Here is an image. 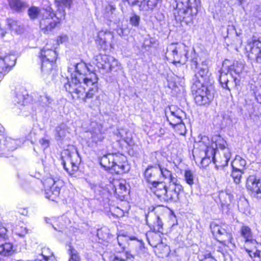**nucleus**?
<instances>
[{
  "label": "nucleus",
  "instance_id": "cd10ccee",
  "mask_svg": "<svg viewBox=\"0 0 261 261\" xmlns=\"http://www.w3.org/2000/svg\"><path fill=\"white\" fill-rule=\"evenodd\" d=\"M113 38V35L110 31H100L98 34V39L96 41L102 47Z\"/></svg>",
  "mask_w": 261,
  "mask_h": 261
},
{
  "label": "nucleus",
  "instance_id": "b1692460",
  "mask_svg": "<svg viewBox=\"0 0 261 261\" xmlns=\"http://www.w3.org/2000/svg\"><path fill=\"white\" fill-rule=\"evenodd\" d=\"M240 234L245 240V244L250 242L256 244V240L253 238L251 229L249 226H242L240 229Z\"/></svg>",
  "mask_w": 261,
  "mask_h": 261
},
{
  "label": "nucleus",
  "instance_id": "7ed1b4c3",
  "mask_svg": "<svg viewBox=\"0 0 261 261\" xmlns=\"http://www.w3.org/2000/svg\"><path fill=\"white\" fill-rule=\"evenodd\" d=\"M100 165L105 170L116 174H123L128 171L129 166L126 162V157L119 154H107L99 159Z\"/></svg>",
  "mask_w": 261,
  "mask_h": 261
},
{
  "label": "nucleus",
  "instance_id": "4d7b16f0",
  "mask_svg": "<svg viewBox=\"0 0 261 261\" xmlns=\"http://www.w3.org/2000/svg\"><path fill=\"white\" fill-rule=\"evenodd\" d=\"M211 162H213L212 160L208 159V158L206 157H204L201 162V164L202 166H207Z\"/></svg>",
  "mask_w": 261,
  "mask_h": 261
},
{
  "label": "nucleus",
  "instance_id": "39448f33",
  "mask_svg": "<svg viewBox=\"0 0 261 261\" xmlns=\"http://www.w3.org/2000/svg\"><path fill=\"white\" fill-rule=\"evenodd\" d=\"M210 228L213 236L221 243L225 246L229 244L235 246L234 240L228 225L225 223L217 224L215 222L211 223Z\"/></svg>",
  "mask_w": 261,
  "mask_h": 261
},
{
  "label": "nucleus",
  "instance_id": "0e129e2a",
  "mask_svg": "<svg viewBox=\"0 0 261 261\" xmlns=\"http://www.w3.org/2000/svg\"><path fill=\"white\" fill-rule=\"evenodd\" d=\"M115 9V7L112 5H109L106 8V11H111L112 13H113V11H114Z\"/></svg>",
  "mask_w": 261,
  "mask_h": 261
},
{
  "label": "nucleus",
  "instance_id": "393cba45",
  "mask_svg": "<svg viewBox=\"0 0 261 261\" xmlns=\"http://www.w3.org/2000/svg\"><path fill=\"white\" fill-rule=\"evenodd\" d=\"M34 261H57L53 256V253L48 248L44 247L42 252Z\"/></svg>",
  "mask_w": 261,
  "mask_h": 261
},
{
  "label": "nucleus",
  "instance_id": "5fc2aeb1",
  "mask_svg": "<svg viewBox=\"0 0 261 261\" xmlns=\"http://www.w3.org/2000/svg\"><path fill=\"white\" fill-rule=\"evenodd\" d=\"M146 0H134V1L132 3V5L135 6L137 5L141 7L143 6L144 7L145 5Z\"/></svg>",
  "mask_w": 261,
  "mask_h": 261
},
{
  "label": "nucleus",
  "instance_id": "603ef678",
  "mask_svg": "<svg viewBox=\"0 0 261 261\" xmlns=\"http://www.w3.org/2000/svg\"><path fill=\"white\" fill-rule=\"evenodd\" d=\"M158 2V0H146L145 5H147L148 9H152L156 6Z\"/></svg>",
  "mask_w": 261,
  "mask_h": 261
},
{
  "label": "nucleus",
  "instance_id": "f03ea898",
  "mask_svg": "<svg viewBox=\"0 0 261 261\" xmlns=\"http://www.w3.org/2000/svg\"><path fill=\"white\" fill-rule=\"evenodd\" d=\"M175 18L188 24L192 22L193 17L198 12L200 0H176Z\"/></svg>",
  "mask_w": 261,
  "mask_h": 261
},
{
  "label": "nucleus",
  "instance_id": "e2e57ef3",
  "mask_svg": "<svg viewBox=\"0 0 261 261\" xmlns=\"http://www.w3.org/2000/svg\"><path fill=\"white\" fill-rule=\"evenodd\" d=\"M244 203L245 205H247V203L246 201H241L238 204V208L239 209V210L242 212H243L244 213L245 212V209L242 208L241 206V205L243 203Z\"/></svg>",
  "mask_w": 261,
  "mask_h": 261
},
{
  "label": "nucleus",
  "instance_id": "f8f14e48",
  "mask_svg": "<svg viewBox=\"0 0 261 261\" xmlns=\"http://www.w3.org/2000/svg\"><path fill=\"white\" fill-rule=\"evenodd\" d=\"M81 162V158L77 151L68 153L65 157L62 156V164L64 169L71 175L78 170Z\"/></svg>",
  "mask_w": 261,
  "mask_h": 261
},
{
  "label": "nucleus",
  "instance_id": "052dcab7",
  "mask_svg": "<svg viewBox=\"0 0 261 261\" xmlns=\"http://www.w3.org/2000/svg\"><path fill=\"white\" fill-rule=\"evenodd\" d=\"M154 238H156L158 240V242L155 244H151V245L153 246L154 247H156L158 245L160 244V243L161 242V238L159 235L157 234H155Z\"/></svg>",
  "mask_w": 261,
  "mask_h": 261
},
{
  "label": "nucleus",
  "instance_id": "412c9836",
  "mask_svg": "<svg viewBox=\"0 0 261 261\" xmlns=\"http://www.w3.org/2000/svg\"><path fill=\"white\" fill-rule=\"evenodd\" d=\"M57 57V53L54 50L44 47L40 51V58L41 61L45 60L50 62H55Z\"/></svg>",
  "mask_w": 261,
  "mask_h": 261
},
{
  "label": "nucleus",
  "instance_id": "8fccbe9b",
  "mask_svg": "<svg viewBox=\"0 0 261 261\" xmlns=\"http://www.w3.org/2000/svg\"><path fill=\"white\" fill-rule=\"evenodd\" d=\"M140 17L136 14H133L129 19L130 23L134 27H138L140 24Z\"/></svg>",
  "mask_w": 261,
  "mask_h": 261
},
{
  "label": "nucleus",
  "instance_id": "680f3d73",
  "mask_svg": "<svg viewBox=\"0 0 261 261\" xmlns=\"http://www.w3.org/2000/svg\"><path fill=\"white\" fill-rule=\"evenodd\" d=\"M253 261H261V249L260 251L255 256L253 259Z\"/></svg>",
  "mask_w": 261,
  "mask_h": 261
},
{
  "label": "nucleus",
  "instance_id": "0eeeda50",
  "mask_svg": "<svg viewBox=\"0 0 261 261\" xmlns=\"http://www.w3.org/2000/svg\"><path fill=\"white\" fill-rule=\"evenodd\" d=\"M193 57L191 59L192 62V68H195V75L192 79L193 84H210L209 81V72L208 67L207 64L205 62H202L200 65L198 64L197 58L196 57V55L195 53V50H193Z\"/></svg>",
  "mask_w": 261,
  "mask_h": 261
},
{
  "label": "nucleus",
  "instance_id": "de8ad7c7",
  "mask_svg": "<svg viewBox=\"0 0 261 261\" xmlns=\"http://www.w3.org/2000/svg\"><path fill=\"white\" fill-rule=\"evenodd\" d=\"M215 154L216 150L213 147H207L205 151V157L212 160L214 163L216 159Z\"/></svg>",
  "mask_w": 261,
  "mask_h": 261
},
{
  "label": "nucleus",
  "instance_id": "4be33fe9",
  "mask_svg": "<svg viewBox=\"0 0 261 261\" xmlns=\"http://www.w3.org/2000/svg\"><path fill=\"white\" fill-rule=\"evenodd\" d=\"M244 247L246 251L252 259H253L261 250V245L258 244L256 241V244H254V242L247 243L245 244Z\"/></svg>",
  "mask_w": 261,
  "mask_h": 261
},
{
  "label": "nucleus",
  "instance_id": "7c9ffc66",
  "mask_svg": "<svg viewBox=\"0 0 261 261\" xmlns=\"http://www.w3.org/2000/svg\"><path fill=\"white\" fill-rule=\"evenodd\" d=\"M11 9L16 12H20L23 11L28 7V5L24 2L20 0H8Z\"/></svg>",
  "mask_w": 261,
  "mask_h": 261
},
{
  "label": "nucleus",
  "instance_id": "c9c22d12",
  "mask_svg": "<svg viewBox=\"0 0 261 261\" xmlns=\"http://www.w3.org/2000/svg\"><path fill=\"white\" fill-rule=\"evenodd\" d=\"M13 245L10 243H6L0 245V255L4 256L11 255L13 253Z\"/></svg>",
  "mask_w": 261,
  "mask_h": 261
},
{
  "label": "nucleus",
  "instance_id": "4c0bfd02",
  "mask_svg": "<svg viewBox=\"0 0 261 261\" xmlns=\"http://www.w3.org/2000/svg\"><path fill=\"white\" fill-rule=\"evenodd\" d=\"M46 221L47 223H50L53 227L57 231H62L65 228V225L62 222V218H59L58 221H55V219L50 220L46 218Z\"/></svg>",
  "mask_w": 261,
  "mask_h": 261
},
{
  "label": "nucleus",
  "instance_id": "bf43d9fd",
  "mask_svg": "<svg viewBox=\"0 0 261 261\" xmlns=\"http://www.w3.org/2000/svg\"><path fill=\"white\" fill-rule=\"evenodd\" d=\"M22 231L20 232H17L18 235L23 237L28 232V229L25 227H21Z\"/></svg>",
  "mask_w": 261,
  "mask_h": 261
},
{
  "label": "nucleus",
  "instance_id": "6ab92c4d",
  "mask_svg": "<svg viewBox=\"0 0 261 261\" xmlns=\"http://www.w3.org/2000/svg\"><path fill=\"white\" fill-rule=\"evenodd\" d=\"M16 60L14 55H7L4 58L0 57V73L8 72L11 67L15 65Z\"/></svg>",
  "mask_w": 261,
  "mask_h": 261
},
{
  "label": "nucleus",
  "instance_id": "f704fd0d",
  "mask_svg": "<svg viewBox=\"0 0 261 261\" xmlns=\"http://www.w3.org/2000/svg\"><path fill=\"white\" fill-rule=\"evenodd\" d=\"M55 62L49 61H41V72L43 75H49L52 71L55 66Z\"/></svg>",
  "mask_w": 261,
  "mask_h": 261
},
{
  "label": "nucleus",
  "instance_id": "13d9d810",
  "mask_svg": "<svg viewBox=\"0 0 261 261\" xmlns=\"http://www.w3.org/2000/svg\"><path fill=\"white\" fill-rule=\"evenodd\" d=\"M68 38L66 35H62L59 37L57 40L58 43H62L67 41Z\"/></svg>",
  "mask_w": 261,
  "mask_h": 261
},
{
  "label": "nucleus",
  "instance_id": "bb28decb",
  "mask_svg": "<svg viewBox=\"0 0 261 261\" xmlns=\"http://www.w3.org/2000/svg\"><path fill=\"white\" fill-rule=\"evenodd\" d=\"M231 157V152L229 149H227L225 152H223V159L218 161L216 159L214 164H215V168L217 169H223L228 165V163Z\"/></svg>",
  "mask_w": 261,
  "mask_h": 261
},
{
  "label": "nucleus",
  "instance_id": "f3484780",
  "mask_svg": "<svg viewBox=\"0 0 261 261\" xmlns=\"http://www.w3.org/2000/svg\"><path fill=\"white\" fill-rule=\"evenodd\" d=\"M110 187L112 188L115 196L121 200H122L128 193L125 180H115L110 185Z\"/></svg>",
  "mask_w": 261,
  "mask_h": 261
},
{
  "label": "nucleus",
  "instance_id": "37998d69",
  "mask_svg": "<svg viewBox=\"0 0 261 261\" xmlns=\"http://www.w3.org/2000/svg\"><path fill=\"white\" fill-rule=\"evenodd\" d=\"M244 173V171L239 170L235 169H232L231 176L233 179V181L236 184H239L241 182L242 174Z\"/></svg>",
  "mask_w": 261,
  "mask_h": 261
},
{
  "label": "nucleus",
  "instance_id": "9b49d317",
  "mask_svg": "<svg viewBox=\"0 0 261 261\" xmlns=\"http://www.w3.org/2000/svg\"><path fill=\"white\" fill-rule=\"evenodd\" d=\"M219 81L222 87L230 91L232 90H238L240 86V78L234 75H228L224 69V67L219 71Z\"/></svg>",
  "mask_w": 261,
  "mask_h": 261
},
{
  "label": "nucleus",
  "instance_id": "2eb2a0df",
  "mask_svg": "<svg viewBox=\"0 0 261 261\" xmlns=\"http://www.w3.org/2000/svg\"><path fill=\"white\" fill-rule=\"evenodd\" d=\"M248 192L253 197L261 199V178L255 175L248 177L246 182Z\"/></svg>",
  "mask_w": 261,
  "mask_h": 261
},
{
  "label": "nucleus",
  "instance_id": "c85d7f7f",
  "mask_svg": "<svg viewBox=\"0 0 261 261\" xmlns=\"http://www.w3.org/2000/svg\"><path fill=\"white\" fill-rule=\"evenodd\" d=\"M111 56L99 54L95 57V64L99 68L106 70V65L109 64Z\"/></svg>",
  "mask_w": 261,
  "mask_h": 261
},
{
  "label": "nucleus",
  "instance_id": "6e6552de",
  "mask_svg": "<svg viewBox=\"0 0 261 261\" xmlns=\"http://www.w3.org/2000/svg\"><path fill=\"white\" fill-rule=\"evenodd\" d=\"M166 53L167 58H170L169 60L173 64H185L188 60V54L186 46L179 45L177 46L175 44H171L167 47Z\"/></svg>",
  "mask_w": 261,
  "mask_h": 261
},
{
  "label": "nucleus",
  "instance_id": "9d476101",
  "mask_svg": "<svg viewBox=\"0 0 261 261\" xmlns=\"http://www.w3.org/2000/svg\"><path fill=\"white\" fill-rule=\"evenodd\" d=\"M88 146L92 147L97 145L105 138V131L101 123L92 122L89 130L86 132Z\"/></svg>",
  "mask_w": 261,
  "mask_h": 261
},
{
  "label": "nucleus",
  "instance_id": "a211bd4d",
  "mask_svg": "<svg viewBox=\"0 0 261 261\" xmlns=\"http://www.w3.org/2000/svg\"><path fill=\"white\" fill-rule=\"evenodd\" d=\"M170 115H167V121L170 124L173 126H175L178 124L181 123L182 122V117L185 116V113L180 109H176L175 107L172 106L169 107Z\"/></svg>",
  "mask_w": 261,
  "mask_h": 261
},
{
  "label": "nucleus",
  "instance_id": "58836bf2",
  "mask_svg": "<svg viewBox=\"0 0 261 261\" xmlns=\"http://www.w3.org/2000/svg\"><path fill=\"white\" fill-rule=\"evenodd\" d=\"M97 236L99 240H101L102 241L106 242H108L110 240L111 238L110 230L107 227H103L101 229H98Z\"/></svg>",
  "mask_w": 261,
  "mask_h": 261
},
{
  "label": "nucleus",
  "instance_id": "2f4dec72",
  "mask_svg": "<svg viewBox=\"0 0 261 261\" xmlns=\"http://www.w3.org/2000/svg\"><path fill=\"white\" fill-rule=\"evenodd\" d=\"M67 126L65 123H62L58 125L55 129V137L57 140H62L66 135Z\"/></svg>",
  "mask_w": 261,
  "mask_h": 261
},
{
  "label": "nucleus",
  "instance_id": "ddd939ff",
  "mask_svg": "<svg viewBox=\"0 0 261 261\" xmlns=\"http://www.w3.org/2000/svg\"><path fill=\"white\" fill-rule=\"evenodd\" d=\"M183 191L182 186L180 184L177 178H172L171 182L167 187L165 195L163 200L165 201L176 202L179 199V195Z\"/></svg>",
  "mask_w": 261,
  "mask_h": 261
},
{
  "label": "nucleus",
  "instance_id": "774afa93",
  "mask_svg": "<svg viewBox=\"0 0 261 261\" xmlns=\"http://www.w3.org/2000/svg\"><path fill=\"white\" fill-rule=\"evenodd\" d=\"M0 31H1L0 34L1 35V37H4L5 36L6 32L5 31H3V30H1Z\"/></svg>",
  "mask_w": 261,
  "mask_h": 261
},
{
  "label": "nucleus",
  "instance_id": "a18cd8bd",
  "mask_svg": "<svg viewBox=\"0 0 261 261\" xmlns=\"http://www.w3.org/2000/svg\"><path fill=\"white\" fill-rule=\"evenodd\" d=\"M156 221L154 222L152 225L153 227V231L158 232H161L163 231V222L158 216L153 214Z\"/></svg>",
  "mask_w": 261,
  "mask_h": 261
},
{
  "label": "nucleus",
  "instance_id": "6e6d98bb",
  "mask_svg": "<svg viewBox=\"0 0 261 261\" xmlns=\"http://www.w3.org/2000/svg\"><path fill=\"white\" fill-rule=\"evenodd\" d=\"M7 231V229L4 227L0 222V237L5 238Z\"/></svg>",
  "mask_w": 261,
  "mask_h": 261
},
{
  "label": "nucleus",
  "instance_id": "473e14b6",
  "mask_svg": "<svg viewBox=\"0 0 261 261\" xmlns=\"http://www.w3.org/2000/svg\"><path fill=\"white\" fill-rule=\"evenodd\" d=\"M243 69V65L241 63L236 62V63H233V64L230 67H228L227 71H226V73L228 74L230 73V75H233L234 73L236 76L240 78V74L242 72Z\"/></svg>",
  "mask_w": 261,
  "mask_h": 261
},
{
  "label": "nucleus",
  "instance_id": "f257e3e1",
  "mask_svg": "<svg viewBox=\"0 0 261 261\" xmlns=\"http://www.w3.org/2000/svg\"><path fill=\"white\" fill-rule=\"evenodd\" d=\"M74 67L75 73L71 75V80L64 84V88L73 99L86 101L97 92L98 78L84 62L77 63Z\"/></svg>",
  "mask_w": 261,
  "mask_h": 261
},
{
  "label": "nucleus",
  "instance_id": "c03bdc74",
  "mask_svg": "<svg viewBox=\"0 0 261 261\" xmlns=\"http://www.w3.org/2000/svg\"><path fill=\"white\" fill-rule=\"evenodd\" d=\"M158 169L159 173H161L165 178L169 179L170 182H171L172 178H176L172 175L171 172L166 168H162L160 165H158Z\"/></svg>",
  "mask_w": 261,
  "mask_h": 261
},
{
  "label": "nucleus",
  "instance_id": "ea45409f",
  "mask_svg": "<svg viewBox=\"0 0 261 261\" xmlns=\"http://www.w3.org/2000/svg\"><path fill=\"white\" fill-rule=\"evenodd\" d=\"M58 4V10L60 11V14H58L60 16H62V17H64L65 13L64 8H69L72 4V0H61L59 1Z\"/></svg>",
  "mask_w": 261,
  "mask_h": 261
},
{
  "label": "nucleus",
  "instance_id": "e433bc0d",
  "mask_svg": "<svg viewBox=\"0 0 261 261\" xmlns=\"http://www.w3.org/2000/svg\"><path fill=\"white\" fill-rule=\"evenodd\" d=\"M120 68V65L118 60L115 59L114 57L111 56L109 64L106 65V71H117Z\"/></svg>",
  "mask_w": 261,
  "mask_h": 261
},
{
  "label": "nucleus",
  "instance_id": "09e8293b",
  "mask_svg": "<svg viewBox=\"0 0 261 261\" xmlns=\"http://www.w3.org/2000/svg\"><path fill=\"white\" fill-rule=\"evenodd\" d=\"M69 251H70L69 261H81V259L77 251L71 246L70 247Z\"/></svg>",
  "mask_w": 261,
  "mask_h": 261
},
{
  "label": "nucleus",
  "instance_id": "3c124183",
  "mask_svg": "<svg viewBox=\"0 0 261 261\" xmlns=\"http://www.w3.org/2000/svg\"><path fill=\"white\" fill-rule=\"evenodd\" d=\"M39 142L41 146V147L45 149L47 148L49 145V140L45 138H41L39 140Z\"/></svg>",
  "mask_w": 261,
  "mask_h": 261
},
{
  "label": "nucleus",
  "instance_id": "423d86ee",
  "mask_svg": "<svg viewBox=\"0 0 261 261\" xmlns=\"http://www.w3.org/2000/svg\"><path fill=\"white\" fill-rule=\"evenodd\" d=\"M41 16L40 27L44 34H48L59 23L60 19H62V16H60L58 13L55 14L50 7L43 9Z\"/></svg>",
  "mask_w": 261,
  "mask_h": 261
},
{
  "label": "nucleus",
  "instance_id": "5701e85b",
  "mask_svg": "<svg viewBox=\"0 0 261 261\" xmlns=\"http://www.w3.org/2000/svg\"><path fill=\"white\" fill-rule=\"evenodd\" d=\"M159 173L158 166H149L147 167L144 172V176L146 181L151 184L154 182L155 177Z\"/></svg>",
  "mask_w": 261,
  "mask_h": 261
},
{
  "label": "nucleus",
  "instance_id": "1a4fd4ad",
  "mask_svg": "<svg viewBox=\"0 0 261 261\" xmlns=\"http://www.w3.org/2000/svg\"><path fill=\"white\" fill-rule=\"evenodd\" d=\"M45 189V197L55 201L60 194V186L62 185V181L57 178L48 177L43 181Z\"/></svg>",
  "mask_w": 261,
  "mask_h": 261
},
{
  "label": "nucleus",
  "instance_id": "aec40b11",
  "mask_svg": "<svg viewBox=\"0 0 261 261\" xmlns=\"http://www.w3.org/2000/svg\"><path fill=\"white\" fill-rule=\"evenodd\" d=\"M151 189L152 191L158 198L163 199L167 188L164 183L155 181L151 184Z\"/></svg>",
  "mask_w": 261,
  "mask_h": 261
},
{
  "label": "nucleus",
  "instance_id": "20e7f679",
  "mask_svg": "<svg viewBox=\"0 0 261 261\" xmlns=\"http://www.w3.org/2000/svg\"><path fill=\"white\" fill-rule=\"evenodd\" d=\"M192 90L195 101L198 105H208L214 98V87L211 84H194Z\"/></svg>",
  "mask_w": 261,
  "mask_h": 261
},
{
  "label": "nucleus",
  "instance_id": "49530a36",
  "mask_svg": "<svg viewBox=\"0 0 261 261\" xmlns=\"http://www.w3.org/2000/svg\"><path fill=\"white\" fill-rule=\"evenodd\" d=\"M184 178L186 182L190 186L194 184V174L191 170H186L184 173Z\"/></svg>",
  "mask_w": 261,
  "mask_h": 261
},
{
  "label": "nucleus",
  "instance_id": "338daca9",
  "mask_svg": "<svg viewBox=\"0 0 261 261\" xmlns=\"http://www.w3.org/2000/svg\"><path fill=\"white\" fill-rule=\"evenodd\" d=\"M208 257H205V261H217L216 259H215L214 257H211L210 254H208Z\"/></svg>",
  "mask_w": 261,
  "mask_h": 261
},
{
  "label": "nucleus",
  "instance_id": "a878e982",
  "mask_svg": "<svg viewBox=\"0 0 261 261\" xmlns=\"http://www.w3.org/2000/svg\"><path fill=\"white\" fill-rule=\"evenodd\" d=\"M7 24L8 28L12 32L16 34L22 33L23 28L21 25L20 22L12 18H8L7 19Z\"/></svg>",
  "mask_w": 261,
  "mask_h": 261
},
{
  "label": "nucleus",
  "instance_id": "69168bd1",
  "mask_svg": "<svg viewBox=\"0 0 261 261\" xmlns=\"http://www.w3.org/2000/svg\"><path fill=\"white\" fill-rule=\"evenodd\" d=\"M255 16L259 20H261V11H257L255 13Z\"/></svg>",
  "mask_w": 261,
  "mask_h": 261
},
{
  "label": "nucleus",
  "instance_id": "79ce46f5",
  "mask_svg": "<svg viewBox=\"0 0 261 261\" xmlns=\"http://www.w3.org/2000/svg\"><path fill=\"white\" fill-rule=\"evenodd\" d=\"M43 10L40 11V9L36 7H31L28 10V15L31 19H36L39 15H41Z\"/></svg>",
  "mask_w": 261,
  "mask_h": 261
},
{
  "label": "nucleus",
  "instance_id": "72a5a7b5",
  "mask_svg": "<svg viewBox=\"0 0 261 261\" xmlns=\"http://www.w3.org/2000/svg\"><path fill=\"white\" fill-rule=\"evenodd\" d=\"M246 161L239 155H237L231 162L232 169L244 171Z\"/></svg>",
  "mask_w": 261,
  "mask_h": 261
},
{
  "label": "nucleus",
  "instance_id": "4468645a",
  "mask_svg": "<svg viewBox=\"0 0 261 261\" xmlns=\"http://www.w3.org/2000/svg\"><path fill=\"white\" fill-rule=\"evenodd\" d=\"M19 142V140L6 137L5 129L0 126V155L4 154L6 151L15 150Z\"/></svg>",
  "mask_w": 261,
  "mask_h": 261
},
{
  "label": "nucleus",
  "instance_id": "dca6fc26",
  "mask_svg": "<svg viewBox=\"0 0 261 261\" xmlns=\"http://www.w3.org/2000/svg\"><path fill=\"white\" fill-rule=\"evenodd\" d=\"M246 48L248 53V57L250 60L261 63V41L254 40L248 44Z\"/></svg>",
  "mask_w": 261,
  "mask_h": 261
},
{
  "label": "nucleus",
  "instance_id": "c756f323",
  "mask_svg": "<svg viewBox=\"0 0 261 261\" xmlns=\"http://www.w3.org/2000/svg\"><path fill=\"white\" fill-rule=\"evenodd\" d=\"M28 96V92L23 88L17 90L14 98V101L21 106L24 105Z\"/></svg>",
  "mask_w": 261,
  "mask_h": 261
},
{
  "label": "nucleus",
  "instance_id": "864d4df0",
  "mask_svg": "<svg viewBox=\"0 0 261 261\" xmlns=\"http://www.w3.org/2000/svg\"><path fill=\"white\" fill-rule=\"evenodd\" d=\"M225 144L226 142L220 138V140L216 142V146L218 148L224 150L225 151L227 149L225 148Z\"/></svg>",
  "mask_w": 261,
  "mask_h": 261
},
{
  "label": "nucleus",
  "instance_id": "a19ab883",
  "mask_svg": "<svg viewBox=\"0 0 261 261\" xmlns=\"http://www.w3.org/2000/svg\"><path fill=\"white\" fill-rule=\"evenodd\" d=\"M52 101V98L46 93L40 95L38 100L40 105L44 108L49 107Z\"/></svg>",
  "mask_w": 261,
  "mask_h": 261
}]
</instances>
